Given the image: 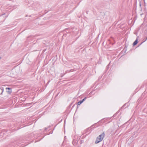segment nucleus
Returning a JSON list of instances; mask_svg holds the SVG:
<instances>
[{"label":"nucleus","mask_w":147,"mask_h":147,"mask_svg":"<svg viewBox=\"0 0 147 147\" xmlns=\"http://www.w3.org/2000/svg\"><path fill=\"white\" fill-rule=\"evenodd\" d=\"M105 134L104 132H103L101 134L99 135L96 138L95 143L96 144H97L102 141L105 136Z\"/></svg>","instance_id":"f257e3e1"},{"label":"nucleus","mask_w":147,"mask_h":147,"mask_svg":"<svg viewBox=\"0 0 147 147\" xmlns=\"http://www.w3.org/2000/svg\"><path fill=\"white\" fill-rule=\"evenodd\" d=\"M147 39V37L146 38V39L144 40V42Z\"/></svg>","instance_id":"0eeeda50"},{"label":"nucleus","mask_w":147,"mask_h":147,"mask_svg":"<svg viewBox=\"0 0 147 147\" xmlns=\"http://www.w3.org/2000/svg\"><path fill=\"white\" fill-rule=\"evenodd\" d=\"M138 37H137L136 40L134 41V42L133 43V46H135L136 45L137 43H138Z\"/></svg>","instance_id":"7ed1b4c3"},{"label":"nucleus","mask_w":147,"mask_h":147,"mask_svg":"<svg viewBox=\"0 0 147 147\" xmlns=\"http://www.w3.org/2000/svg\"><path fill=\"white\" fill-rule=\"evenodd\" d=\"M7 92L9 94H10L11 93V89L9 88H6Z\"/></svg>","instance_id":"f03ea898"},{"label":"nucleus","mask_w":147,"mask_h":147,"mask_svg":"<svg viewBox=\"0 0 147 147\" xmlns=\"http://www.w3.org/2000/svg\"><path fill=\"white\" fill-rule=\"evenodd\" d=\"M86 99V97H85L82 100V102H83Z\"/></svg>","instance_id":"423d86ee"},{"label":"nucleus","mask_w":147,"mask_h":147,"mask_svg":"<svg viewBox=\"0 0 147 147\" xmlns=\"http://www.w3.org/2000/svg\"><path fill=\"white\" fill-rule=\"evenodd\" d=\"M83 102H82V101H80L78 102V105H80Z\"/></svg>","instance_id":"39448f33"},{"label":"nucleus","mask_w":147,"mask_h":147,"mask_svg":"<svg viewBox=\"0 0 147 147\" xmlns=\"http://www.w3.org/2000/svg\"><path fill=\"white\" fill-rule=\"evenodd\" d=\"M1 57H0V59H1Z\"/></svg>","instance_id":"1a4fd4ad"},{"label":"nucleus","mask_w":147,"mask_h":147,"mask_svg":"<svg viewBox=\"0 0 147 147\" xmlns=\"http://www.w3.org/2000/svg\"><path fill=\"white\" fill-rule=\"evenodd\" d=\"M49 81H48L47 83V84H48L49 83Z\"/></svg>","instance_id":"6e6552de"},{"label":"nucleus","mask_w":147,"mask_h":147,"mask_svg":"<svg viewBox=\"0 0 147 147\" xmlns=\"http://www.w3.org/2000/svg\"><path fill=\"white\" fill-rule=\"evenodd\" d=\"M3 91L4 89L3 88H0V94H2Z\"/></svg>","instance_id":"20e7f679"}]
</instances>
